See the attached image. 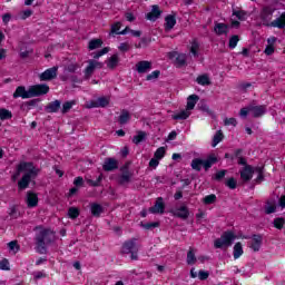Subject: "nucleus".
Instances as JSON below:
<instances>
[{
  "label": "nucleus",
  "mask_w": 285,
  "mask_h": 285,
  "mask_svg": "<svg viewBox=\"0 0 285 285\" xmlns=\"http://www.w3.org/2000/svg\"><path fill=\"white\" fill-rule=\"evenodd\" d=\"M161 75V71L155 70L151 73L147 75L146 80L153 81V79H159V76Z\"/></svg>",
  "instance_id": "53"
},
{
  "label": "nucleus",
  "mask_w": 285,
  "mask_h": 285,
  "mask_svg": "<svg viewBox=\"0 0 285 285\" xmlns=\"http://www.w3.org/2000/svg\"><path fill=\"white\" fill-rule=\"evenodd\" d=\"M50 92V87L48 85H36L29 90H26V87L19 86L13 92V99H32V97H41V95H48Z\"/></svg>",
  "instance_id": "3"
},
{
  "label": "nucleus",
  "mask_w": 285,
  "mask_h": 285,
  "mask_svg": "<svg viewBox=\"0 0 285 285\" xmlns=\"http://www.w3.org/2000/svg\"><path fill=\"white\" fill-rule=\"evenodd\" d=\"M225 186H227V188H230V190H235V188H237V180L234 177H232L227 179Z\"/></svg>",
  "instance_id": "48"
},
{
  "label": "nucleus",
  "mask_w": 285,
  "mask_h": 285,
  "mask_svg": "<svg viewBox=\"0 0 285 285\" xmlns=\"http://www.w3.org/2000/svg\"><path fill=\"white\" fill-rule=\"evenodd\" d=\"M73 184H75L77 187L83 186V177H81V176L76 177L75 180H73Z\"/></svg>",
  "instance_id": "63"
},
{
  "label": "nucleus",
  "mask_w": 285,
  "mask_h": 285,
  "mask_svg": "<svg viewBox=\"0 0 285 285\" xmlns=\"http://www.w3.org/2000/svg\"><path fill=\"white\" fill-rule=\"evenodd\" d=\"M119 66V55L115 53L107 60V68L115 70Z\"/></svg>",
  "instance_id": "23"
},
{
  "label": "nucleus",
  "mask_w": 285,
  "mask_h": 285,
  "mask_svg": "<svg viewBox=\"0 0 285 285\" xmlns=\"http://www.w3.org/2000/svg\"><path fill=\"white\" fill-rule=\"evenodd\" d=\"M235 239H237L235 233L233 230H226L220 235L219 238L214 240V247L224 249L230 248Z\"/></svg>",
  "instance_id": "4"
},
{
  "label": "nucleus",
  "mask_w": 285,
  "mask_h": 285,
  "mask_svg": "<svg viewBox=\"0 0 285 285\" xmlns=\"http://www.w3.org/2000/svg\"><path fill=\"white\" fill-rule=\"evenodd\" d=\"M0 119L6 120V119H12V112L8 109H0Z\"/></svg>",
  "instance_id": "44"
},
{
  "label": "nucleus",
  "mask_w": 285,
  "mask_h": 285,
  "mask_svg": "<svg viewBox=\"0 0 285 285\" xmlns=\"http://www.w3.org/2000/svg\"><path fill=\"white\" fill-rule=\"evenodd\" d=\"M0 271H10V262L8 259H2L0 262Z\"/></svg>",
  "instance_id": "57"
},
{
  "label": "nucleus",
  "mask_w": 285,
  "mask_h": 285,
  "mask_svg": "<svg viewBox=\"0 0 285 285\" xmlns=\"http://www.w3.org/2000/svg\"><path fill=\"white\" fill-rule=\"evenodd\" d=\"M284 224H285V218L283 217H278L274 219V226L278 229L282 230V228H284Z\"/></svg>",
  "instance_id": "46"
},
{
  "label": "nucleus",
  "mask_w": 285,
  "mask_h": 285,
  "mask_svg": "<svg viewBox=\"0 0 285 285\" xmlns=\"http://www.w3.org/2000/svg\"><path fill=\"white\" fill-rule=\"evenodd\" d=\"M203 166H204V159L195 158V159L191 160L193 170H197V173H199L202 170Z\"/></svg>",
  "instance_id": "33"
},
{
  "label": "nucleus",
  "mask_w": 285,
  "mask_h": 285,
  "mask_svg": "<svg viewBox=\"0 0 285 285\" xmlns=\"http://www.w3.org/2000/svg\"><path fill=\"white\" fill-rule=\"evenodd\" d=\"M174 215L179 219H188V217H190V212L187 206H180L175 209Z\"/></svg>",
  "instance_id": "16"
},
{
  "label": "nucleus",
  "mask_w": 285,
  "mask_h": 285,
  "mask_svg": "<svg viewBox=\"0 0 285 285\" xmlns=\"http://www.w3.org/2000/svg\"><path fill=\"white\" fill-rule=\"evenodd\" d=\"M141 141H146V131H138V134L132 138V142L136 144V146H139Z\"/></svg>",
  "instance_id": "35"
},
{
  "label": "nucleus",
  "mask_w": 285,
  "mask_h": 285,
  "mask_svg": "<svg viewBox=\"0 0 285 285\" xmlns=\"http://www.w3.org/2000/svg\"><path fill=\"white\" fill-rule=\"evenodd\" d=\"M109 104L110 101L106 97H100L97 100V106H99L100 108H106V106H108Z\"/></svg>",
  "instance_id": "52"
},
{
  "label": "nucleus",
  "mask_w": 285,
  "mask_h": 285,
  "mask_svg": "<svg viewBox=\"0 0 285 285\" xmlns=\"http://www.w3.org/2000/svg\"><path fill=\"white\" fill-rule=\"evenodd\" d=\"M277 210V207L275 205H267L265 207L266 215H272V213H275Z\"/></svg>",
  "instance_id": "60"
},
{
  "label": "nucleus",
  "mask_w": 285,
  "mask_h": 285,
  "mask_svg": "<svg viewBox=\"0 0 285 285\" xmlns=\"http://www.w3.org/2000/svg\"><path fill=\"white\" fill-rule=\"evenodd\" d=\"M224 139V134L222 130L217 131L213 138L212 147L215 148L217 144L222 142Z\"/></svg>",
  "instance_id": "38"
},
{
  "label": "nucleus",
  "mask_w": 285,
  "mask_h": 285,
  "mask_svg": "<svg viewBox=\"0 0 285 285\" xmlns=\"http://www.w3.org/2000/svg\"><path fill=\"white\" fill-rule=\"evenodd\" d=\"M247 14L244 10H233V16L237 17L239 21H246Z\"/></svg>",
  "instance_id": "41"
},
{
  "label": "nucleus",
  "mask_w": 285,
  "mask_h": 285,
  "mask_svg": "<svg viewBox=\"0 0 285 285\" xmlns=\"http://www.w3.org/2000/svg\"><path fill=\"white\" fill-rule=\"evenodd\" d=\"M190 52L194 57H199V42L197 40H193Z\"/></svg>",
  "instance_id": "42"
},
{
  "label": "nucleus",
  "mask_w": 285,
  "mask_h": 285,
  "mask_svg": "<svg viewBox=\"0 0 285 285\" xmlns=\"http://www.w3.org/2000/svg\"><path fill=\"white\" fill-rule=\"evenodd\" d=\"M250 112H253V117H262L263 115H266V106L261 105V106H249Z\"/></svg>",
  "instance_id": "18"
},
{
  "label": "nucleus",
  "mask_w": 285,
  "mask_h": 285,
  "mask_svg": "<svg viewBox=\"0 0 285 285\" xmlns=\"http://www.w3.org/2000/svg\"><path fill=\"white\" fill-rule=\"evenodd\" d=\"M17 170L18 173H24L22 178L18 181L19 190H26V188L30 186V181H32V179H37V175H39V168H37L32 163H20Z\"/></svg>",
  "instance_id": "1"
},
{
  "label": "nucleus",
  "mask_w": 285,
  "mask_h": 285,
  "mask_svg": "<svg viewBox=\"0 0 285 285\" xmlns=\"http://www.w3.org/2000/svg\"><path fill=\"white\" fill-rule=\"evenodd\" d=\"M136 70L138 75H146L153 70V62L148 60H141L136 63Z\"/></svg>",
  "instance_id": "10"
},
{
  "label": "nucleus",
  "mask_w": 285,
  "mask_h": 285,
  "mask_svg": "<svg viewBox=\"0 0 285 285\" xmlns=\"http://www.w3.org/2000/svg\"><path fill=\"white\" fill-rule=\"evenodd\" d=\"M177 23V19H175V16L168 14L165 18V30H173Z\"/></svg>",
  "instance_id": "25"
},
{
  "label": "nucleus",
  "mask_w": 285,
  "mask_h": 285,
  "mask_svg": "<svg viewBox=\"0 0 285 285\" xmlns=\"http://www.w3.org/2000/svg\"><path fill=\"white\" fill-rule=\"evenodd\" d=\"M79 68H81V66H79V63H77V62H71V63H69V65L66 67V70H67L68 72H76V71L79 70Z\"/></svg>",
  "instance_id": "50"
},
{
  "label": "nucleus",
  "mask_w": 285,
  "mask_h": 285,
  "mask_svg": "<svg viewBox=\"0 0 285 285\" xmlns=\"http://www.w3.org/2000/svg\"><path fill=\"white\" fill-rule=\"evenodd\" d=\"M161 17V10H159V6L155 4L151 8V11L147 13V19L149 21H157Z\"/></svg>",
  "instance_id": "20"
},
{
  "label": "nucleus",
  "mask_w": 285,
  "mask_h": 285,
  "mask_svg": "<svg viewBox=\"0 0 285 285\" xmlns=\"http://www.w3.org/2000/svg\"><path fill=\"white\" fill-rule=\"evenodd\" d=\"M90 210L94 217H100L101 213H104V207L100 204L92 203L90 205Z\"/></svg>",
  "instance_id": "28"
},
{
  "label": "nucleus",
  "mask_w": 285,
  "mask_h": 285,
  "mask_svg": "<svg viewBox=\"0 0 285 285\" xmlns=\"http://www.w3.org/2000/svg\"><path fill=\"white\" fill-rule=\"evenodd\" d=\"M217 161V157L212 154L207 157V159L203 160V167L205 168V170H208L209 168H213V166H215Z\"/></svg>",
  "instance_id": "22"
},
{
  "label": "nucleus",
  "mask_w": 285,
  "mask_h": 285,
  "mask_svg": "<svg viewBox=\"0 0 285 285\" xmlns=\"http://www.w3.org/2000/svg\"><path fill=\"white\" fill-rule=\"evenodd\" d=\"M36 230H39V233L36 235L37 253L40 255H46V253H48V248L46 246L55 242V232L50 228H43L41 226H37Z\"/></svg>",
  "instance_id": "2"
},
{
  "label": "nucleus",
  "mask_w": 285,
  "mask_h": 285,
  "mask_svg": "<svg viewBox=\"0 0 285 285\" xmlns=\"http://www.w3.org/2000/svg\"><path fill=\"white\" fill-rule=\"evenodd\" d=\"M130 121V112H128V110H122L119 118H118V122L120 124V126H124L125 124Z\"/></svg>",
  "instance_id": "30"
},
{
  "label": "nucleus",
  "mask_w": 285,
  "mask_h": 285,
  "mask_svg": "<svg viewBox=\"0 0 285 285\" xmlns=\"http://www.w3.org/2000/svg\"><path fill=\"white\" fill-rule=\"evenodd\" d=\"M32 14H33V11L30 10V9H27V10H24V11H22V12L20 13V17H21V19H22L23 21H26V19L32 17Z\"/></svg>",
  "instance_id": "58"
},
{
  "label": "nucleus",
  "mask_w": 285,
  "mask_h": 285,
  "mask_svg": "<svg viewBox=\"0 0 285 285\" xmlns=\"http://www.w3.org/2000/svg\"><path fill=\"white\" fill-rule=\"evenodd\" d=\"M76 104L77 101L75 100L66 101L65 104H62V108H61L62 115H67V112H70V110H72V106H75Z\"/></svg>",
  "instance_id": "36"
},
{
  "label": "nucleus",
  "mask_w": 285,
  "mask_h": 285,
  "mask_svg": "<svg viewBox=\"0 0 285 285\" xmlns=\"http://www.w3.org/2000/svg\"><path fill=\"white\" fill-rule=\"evenodd\" d=\"M119 168V160L116 158H105L102 170L105 173H112V170H117Z\"/></svg>",
  "instance_id": "8"
},
{
  "label": "nucleus",
  "mask_w": 285,
  "mask_h": 285,
  "mask_svg": "<svg viewBox=\"0 0 285 285\" xmlns=\"http://www.w3.org/2000/svg\"><path fill=\"white\" fill-rule=\"evenodd\" d=\"M132 178V174L128 169H122V174L119 178V184L124 186V184H130V179Z\"/></svg>",
  "instance_id": "27"
},
{
  "label": "nucleus",
  "mask_w": 285,
  "mask_h": 285,
  "mask_svg": "<svg viewBox=\"0 0 285 285\" xmlns=\"http://www.w3.org/2000/svg\"><path fill=\"white\" fill-rule=\"evenodd\" d=\"M120 28H121V22H116L114 26H111V32L114 35H118Z\"/></svg>",
  "instance_id": "62"
},
{
  "label": "nucleus",
  "mask_w": 285,
  "mask_h": 285,
  "mask_svg": "<svg viewBox=\"0 0 285 285\" xmlns=\"http://www.w3.org/2000/svg\"><path fill=\"white\" fill-rule=\"evenodd\" d=\"M254 174H255V169H253V166L246 165L240 170V179H243V181H250V179H253Z\"/></svg>",
  "instance_id": "12"
},
{
  "label": "nucleus",
  "mask_w": 285,
  "mask_h": 285,
  "mask_svg": "<svg viewBox=\"0 0 285 285\" xmlns=\"http://www.w3.org/2000/svg\"><path fill=\"white\" fill-rule=\"evenodd\" d=\"M229 30H230V27L223 22H216L214 26V32L218 37H222V35H228Z\"/></svg>",
  "instance_id": "15"
},
{
  "label": "nucleus",
  "mask_w": 285,
  "mask_h": 285,
  "mask_svg": "<svg viewBox=\"0 0 285 285\" xmlns=\"http://www.w3.org/2000/svg\"><path fill=\"white\" fill-rule=\"evenodd\" d=\"M108 52H110V48H108V47H105L100 51L95 52L94 53V61H95V59H99V57H104V55H108Z\"/></svg>",
  "instance_id": "51"
},
{
  "label": "nucleus",
  "mask_w": 285,
  "mask_h": 285,
  "mask_svg": "<svg viewBox=\"0 0 285 285\" xmlns=\"http://www.w3.org/2000/svg\"><path fill=\"white\" fill-rule=\"evenodd\" d=\"M271 28H278L279 30H284L285 28V12L281 14L279 18H276L269 23Z\"/></svg>",
  "instance_id": "19"
},
{
  "label": "nucleus",
  "mask_w": 285,
  "mask_h": 285,
  "mask_svg": "<svg viewBox=\"0 0 285 285\" xmlns=\"http://www.w3.org/2000/svg\"><path fill=\"white\" fill-rule=\"evenodd\" d=\"M165 156H166V148L165 147H159L154 154V157L157 158V159H164Z\"/></svg>",
  "instance_id": "45"
},
{
  "label": "nucleus",
  "mask_w": 285,
  "mask_h": 285,
  "mask_svg": "<svg viewBox=\"0 0 285 285\" xmlns=\"http://www.w3.org/2000/svg\"><path fill=\"white\" fill-rule=\"evenodd\" d=\"M104 46V41L101 39H92L89 41L88 48L89 50H97V48H101Z\"/></svg>",
  "instance_id": "34"
},
{
  "label": "nucleus",
  "mask_w": 285,
  "mask_h": 285,
  "mask_svg": "<svg viewBox=\"0 0 285 285\" xmlns=\"http://www.w3.org/2000/svg\"><path fill=\"white\" fill-rule=\"evenodd\" d=\"M79 215H80L79 208H77V207H69V209H68V217L70 219H77V217H79Z\"/></svg>",
  "instance_id": "40"
},
{
  "label": "nucleus",
  "mask_w": 285,
  "mask_h": 285,
  "mask_svg": "<svg viewBox=\"0 0 285 285\" xmlns=\"http://www.w3.org/2000/svg\"><path fill=\"white\" fill-rule=\"evenodd\" d=\"M226 173H228V170H226V169H222V170L217 171L214 176L215 181H222V179H224V177H226Z\"/></svg>",
  "instance_id": "49"
},
{
  "label": "nucleus",
  "mask_w": 285,
  "mask_h": 285,
  "mask_svg": "<svg viewBox=\"0 0 285 285\" xmlns=\"http://www.w3.org/2000/svg\"><path fill=\"white\" fill-rule=\"evenodd\" d=\"M209 273L206 271H199L198 272V279H200L202 282L206 281L207 277H209Z\"/></svg>",
  "instance_id": "59"
},
{
  "label": "nucleus",
  "mask_w": 285,
  "mask_h": 285,
  "mask_svg": "<svg viewBox=\"0 0 285 285\" xmlns=\"http://www.w3.org/2000/svg\"><path fill=\"white\" fill-rule=\"evenodd\" d=\"M174 57H176V65L178 66V68L186 66V53L175 52Z\"/></svg>",
  "instance_id": "31"
},
{
  "label": "nucleus",
  "mask_w": 285,
  "mask_h": 285,
  "mask_svg": "<svg viewBox=\"0 0 285 285\" xmlns=\"http://www.w3.org/2000/svg\"><path fill=\"white\" fill-rule=\"evenodd\" d=\"M97 68L100 70L104 68V62H99L97 60L90 59L88 60V66L85 69V79H89L95 73Z\"/></svg>",
  "instance_id": "7"
},
{
  "label": "nucleus",
  "mask_w": 285,
  "mask_h": 285,
  "mask_svg": "<svg viewBox=\"0 0 285 285\" xmlns=\"http://www.w3.org/2000/svg\"><path fill=\"white\" fill-rule=\"evenodd\" d=\"M262 242H263L262 235L254 234L252 236V243L249 245V248H252L254 253H259V249L262 248Z\"/></svg>",
  "instance_id": "14"
},
{
  "label": "nucleus",
  "mask_w": 285,
  "mask_h": 285,
  "mask_svg": "<svg viewBox=\"0 0 285 285\" xmlns=\"http://www.w3.org/2000/svg\"><path fill=\"white\" fill-rule=\"evenodd\" d=\"M101 179H104V175L100 174L96 180L89 179L87 181L89 186L97 187L99 184H101Z\"/></svg>",
  "instance_id": "55"
},
{
  "label": "nucleus",
  "mask_w": 285,
  "mask_h": 285,
  "mask_svg": "<svg viewBox=\"0 0 285 285\" xmlns=\"http://www.w3.org/2000/svg\"><path fill=\"white\" fill-rule=\"evenodd\" d=\"M217 161V157L212 154L207 157V159L203 160V167L205 168V170H208L209 168H213V166H215Z\"/></svg>",
  "instance_id": "21"
},
{
  "label": "nucleus",
  "mask_w": 285,
  "mask_h": 285,
  "mask_svg": "<svg viewBox=\"0 0 285 285\" xmlns=\"http://www.w3.org/2000/svg\"><path fill=\"white\" fill-rule=\"evenodd\" d=\"M248 112H250V106L242 108L239 111V115H240V117L246 118V117H248Z\"/></svg>",
  "instance_id": "61"
},
{
  "label": "nucleus",
  "mask_w": 285,
  "mask_h": 285,
  "mask_svg": "<svg viewBox=\"0 0 285 285\" xmlns=\"http://www.w3.org/2000/svg\"><path fill=\"white\" fill-rule=\"evenodd\" d=\"M141 226L146 230H153V228H159V223H145V224H141Z\"/></svg>",
  "instance_id": "54"
},
{
  "label": "nucleus",
  "mask_w": 285,
  "mask_h": 285,
  "mask_svg": "<svg viewBox=\"0 0 285 285\" xmlns=\"http://www.w3.org/2000/svg\"><path fill=\"white\" fill-rule=\"evenodd\" d=\"M199 99V96L197 95H190L188 98H187V108L186 110L188 112H190V110H194L195 109V106H197V100Z\"/></svg>",
  "instance_id": "26"
},
{
  "label": "nucleus",
  "mask_w": 285,
  "mask_h": 285,
  "mask_svg": "<svg viewBox=\"0 0 285 285\" xmlns=\"http://www.w3.org/2000/svg\"><path fill=\"white\" fill-rule=\"evenodd\" d=\"M28 208H37L39 205V197L35 191H28L26 197Z\"/></svg>",
  "instance_id": "13"
},
{
  "label": "nucleus",
  "mask_w": 285,
  "mask_h": 285,
  "mask_svg": "<svg viewBox=\"0 0 285 285\" xmlns=\"http://www.w3.org/2000/svg\"><path fill=\"white\" fill-rule=\"evenodd\" d=\"M237 43H239V36L234 35L229 38L228 48H230V50H235V48H237Z\"/></svg>",
  "instance_id": "39"
},
{
  "label": "nucleus",
  "mask_w": 285,
  "mask_h": 285,
  "mask_svg": "<svg viewBox=\"0 0 285 285\" xmlns=\"http://www.w3.org/2000/svg\"><path fill=\"white\" fill-rule=\"evenodd\" d=\"M203 202L206 205L215 204L217 202V196L215 194L207 195L204 197Z\"/></svg>",
  "instance_id": "43"
},
{
  "label": "nucleus",
  "mask_w": 285,
  "mask_h": 285,
  "mask_svg": "<svg viewBox=\"0 0 285 285\" xmlns=\"http://www.w3.org/2000/svg\"><path fill=\"white\" fill-rule=\"evenodd\" d=\"M164 210H166V205L164 204V198L161 197L157 198L155 205L149 208V213H153V215H164Z\"/></svg>",
  "instance_id": "11"
},
{
  "label": "nucleus",
  "mask_w": 285,
  "mask_h": 285,
  "mask_svg": "<svg viewBox=\"0 0 285 285\" xmlns=\"http://www.w3.org/2000/svg\"><path fill=\"white\" fill-rule=\"evenodd\" d=\"M46 112L52 114V112H59L61 110V100H55L49 102L45 107Z\"/></svg>",
  "instance_id": "17"
},
{
  "label": "nucleus",
  "mask_w": 285,
  "mask_h": 285,
  "mask_svg": "<svg viewBox=\"0 0 285 285\" xmlns=\"http://www.w3.org/2000/svg\"><path fill=\"white\" fill-rule=\"evenodd\" d=\"M121 253L124 255H130V259L132 262H137L139 259V248L137 247V238H131L124 243Z\"/></svg>",
  "instance_id": "5"
},
{
  "label": "nucleus",
  "mask_w": 285,
  "mask_h": 285,
  "mask_svg": "<svg viewBox=\"0 0 285 285\" xmlns=\"http://www.w3.org/2000/svg\"><path fill=\"white\" fill-rule=\"evenodd\" d=\"M196 262H197V257L195 256V252L190 247L188 253H187V264L189 266H193V264H196Z\"/></svg>",
  "instance_id": "37"
},
{
  "label": "nucleus",
  "mask_w": 285,
  "mask_h": 285,
  "mask_svg": "<svg viewBox=\"0 0 285 285\" xmlns=\"http://www.w3.org/2000/svg\"><path fill=\"white\" fill-rule=\"evenodd\" d=\"M224 126H233L235 128V126H237V119H235V118H225L224 119Z\"/></svg>",
  "instance_id": "56"
},
{
  "label": "nucleus",
  "mask_w": 285,
  "mask_h": 285,
  "mask_svg": "<svg viewBox=\"0 0 285 285\" xmlns=\"http://www.w3.org/2000/svg\"><path fill=\"white\" fill-rule=\"evenodd\" d=\"M273 12H275V9L271 7H264L261 10L259 17L261 21L263 22V26H266L267 28H271V21L273 20Z\"/></svg>",
  "instance_id": "6"
},
{
  "label": "nucleus",
  "mask_w": 285,
  "mask_h": 285,
  "mask_svg": "<svg viewBox=\"0 0 285 285\" xmlns=\"http://www.w3.org/2000/svg\"><path fill=\"white\" fill-rule=\"evenodd\" d=\"M8 248L9 250H11L12 253H19V244L17 243V240H11L10 243H8Z\"/></svg>",
  "instance_id": "47"
},
{
  "label": "nucleus",
  "mask_w": 285,
  "mask_h": 285,
  "mask_svg": "<svg viewBox=\"0 0 285 285\" xmlns=\"http://www.w3.org/2000/svg\"><path fill=\"white\" fill-rule=\"evenodd\" d=\"M157 166H159V159L151 158L150 161H149V167L150 168H157Z\"/></svg>",
  "instance_id": "64"
},
{
  "label": "nucleus",
  "mask_w": 285,
  "mask_h": 285,
  "mask_svg": "<svg viewBox=\"0 0 285 285\" xmlns=\"http://www.w3.org/2000/svg\"><path fill=\"white\" fill-rule=\"evenodd\" d=\"M58 70H59V67H51V68L45 70L40 75V81H52V79H57Z\"/></svg>",
  "instance_id": "9"
},
{
  "label": "nucleus",
  "mask_w": 285,
  "mask_h": 285,
  "mask_svg": "<svg viewBox=\"0 0 285 285\" xmlns=\"http://www.w3.org/2000/svg\"><path fill=\"white\" fill-rule=\"evenodd\" d=\"M244 255V247L242 243L238 242L234 245V259H239Z\"/></svg>",
  "instance_id": "29"
},
{
  "label": "nucleus",
  "mask_w": 285,
  "mask_h": 285,
  "mask_svg": "<svg viewBox=\"0 0 285 285\" xmlns=\"http://www.w3.org/2000/svg\"><path fill=\"white\" fill-rule=\"evenodd\" d=\"M196 82L199 86H210V78L208 77V75H200L197 77Z\"/></svg>",
  "instance_id": "32"
},
{
  "label": "nucleus",
  "mask_w": 285,
  "mask_h": 285,
  "mask_svg": "<svg viewBox=\"0 0 285 285\" xmlns=\"http://www.w3.org/2000/svg\"><path fill=\"white\" fill-rule=\"evenodd\" d=\"M190 117V111L188 109L181 110L179 112H176L171 116V119H175L176 121H184L185 119H188Z\"/></svg>",
  "instance_id": "24"
}]
</instances>
